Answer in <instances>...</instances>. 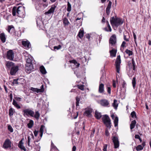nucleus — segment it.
<instances>
[{
	"instance_id": "f257e3e1",
	"label": "nucleus",
	"mask_w": 151,
	"mask_h": 151,
	"mask_svg": "<svg viewBox=\"0 0 151 151\" xmlns=\"http://www.w3.org/2000/svg\"><path fill=\"white\" fill-rule=\"evenodd\" d=\"M110 21L111 25L116 28L122 25L123 22V21L121 19L117 17L114 18V17H111Z\"/></svg>"
},
{
	"instance_id": "f03ea898",
	"label": "nucleus",
	"mask_w": 151,
	"mask_h": 151,
	"mask_svg": "<svg viewBox=\"0 0 151 151\" xmlns=\"http://www.w3.org/2000/svg\"><path fill=\"white\" fill-rule=\"evenodd\" d=\"M102 120L104 124L107 128L110 129L111 127V120L109 116L107 114L103 116Z\"/></svg>"
},
{
	"instance_id": "7ed1b4c3",
	"label": "nucleus",
	"mask_w": 151,
	"mask_h": 151,
	"mask_svg": "<svg viewBox=\"0 0 151 151\" xmlns=\"http://www.w3.org/2000/svg\"><path fill=\"white\" fill-rule=\"evenodd\" d=\"M24 7L22 6H19L17 8L16 6H14L12 9V15L13 16H15L16 15V12L17 14V16L19 17H22L23 16L21 14V9L23 8Z\"/></svg>"
},
{
	"instance_id": "20e7f679",
	"label": "nucleus",
	"mask_w": 151,
	"mask_h": 151,
	"mask_svg": "<svg viewBox=\"0 0 151 151\" xmlns=\"http://www.w3.org/2000/svg\"><path fill=\"white\" fill-rule=\"evenodd\" d=\"M23 115L24 116H28L29 115L33 117L34 114V112L33 111L29 109H24L22 110Z\"/></svg>"
},
{
	"instance_id": "39448f33",
	"label": "nucleus",
	"mask_w": 151,
	"mask_h": 151,
	"mask_svg": "<svg viewBox=\"0 0 151 151\" xmlns=\"http://www.w3.org/2000/svg\"><path fill=\"white\" fill-rule=\"evenodd\" d=\"M14 99L13 100L12 104L17 109H19L21 108V106L18 104L17 101H21L22 98H21L16 96L14 95Z\"/></svg>"
},
{
	"instance_id": "423d86ee",
	"label": "nucleus",
	"mask_w": 151,
	"mask_h": 151,
	"mask_svg": "<svg viewBox=\"0 0 151 151\" xmlns=\"http://www.w3.org/2000/svg\"><path fill=\"white\" fill-rule=\"evenodd\" d=\"M121 63V60L120 59V55L117 56L115 61V65L117 73H119V71L120 68V64Z\"/></svg>"
},
{
	"instance_id": "0eeeda50",
	"label": "nucleus",
	"mask_w": 151,
	"mask_h": 151,
	"mask_svg": "<svg viewBox=\"0 0 151 151\" xmlns=\"http://www.w3.org/2000/svg\"><path fill=\"white\" fill-rule=\"evenodd\" d=\"M14 52L12 50H9L7 52V58L10 60H13L14 58Z\"/></svg>"
},
{
	"instance_id": "6e6552de",
	"label": "nucleus",
	"mask_w": 151,
	"mask_h": 151,
	"mask_svg": "<svg viewBox=\"0 0 151 151\" xmlns=\"http://www.w3.org/2000/svg\"><path fill=\"white\" fill-rule=\"evenodd\" d=\"M109 43L111 45L114 46L116 43V36L115 34L112 35L109 40Z\"/></svg>"
},
{
	"instance_id": "1a4fd4ad",
	"label": "nucleus",
	"mask_w": 151,
	"mask_h": 151,
	"mask_svg": "<svg viewBox=\"0 0 151 151\" xmlns=\"http://www.w3.org/2000/svg\"><path fill=\"white\" fill-rule=\"evenodd\" d=\"M33 69L32 64H26L25 69L27 73H30L33 70Z\"/></svg>"
},
{
	"instance_id": "9d476101",
	"label": "nucleus",
	"mask_w": 151,
	"mask_h": 151,
	"mask_svg": "<svg viewBox=\"0 0 151 151\" xmlns=\"http://www.w3.org/2000/svg\"><path fill=\"white\" fill-rule=\"evenodd\" d=\"M11 142L9 139H6L4 141L3 145V147L5 149H7L11 147Z\"/></svg>"
},
{
	"instance_id": "9b49d317",
	"label": "nucleus",
	"mask_w": 151,
	"mask_h": 151,
	"mask_svg": "<svg viewBox=\"0 0 151 151\" xmlns=\"http://www.w3.org/2000/svg\"><path fill=\"white\" fill-rule=\"evenodd\" d=\"M115 148H118L119 146V142L117 137L114 136L112 139Z\"/></svg>"
},
{
	"instance_id": "f8f14e48",
	"label": "nucleus",
	"mask_w": 151,
	"mask_h": 151,
	"mask_svg": "<svg viewBox=\"0 0 151 151\" xmlns=\"http://www.w3.org/2000/svg\"><path fill=\"white\" fill-rule=\"evenodd\" d=\"M18 67L17 66H16L13 67L11 69L10 71V74L12 75H14L16 72L18 70Z\"/></svg>"
},
{
	"instance_id": "ddd939ff",
	"label": "nucleus",
	"mask_w": 151,
	"mask_h": 151,
	"mask_svg": "<svg viewBox=\"0 0 151 151\" xmlns=\"http://www.w3.org/2000/svg\"><path fill=\"white\" fill-rule=\"evenodd\" d=\"M22 45L25 47L26 49L29 48L31 47L30 42L28 40L26 41H22Z\"/></svg>"
},
{
	"instance_id": "4468645a",
	"label": "nucleus",
	"mask_w": 151,
	"mask_h": 151,
	"mask_svg": "<svg viewBox=\"0 0 151 151\" xmlns=\"http://www.w3.org/2000/svg\"><path fill=\"white\" fill-rule=\"evenodd\" d=\"M69 62H70L71 65H70V67L74 71V73H76V71L75 70V68H76V60H70Z\"/></svg>"
},
{
	"instance_id": "2eb2a0df",
	"label": "nucleus",
	"mask_w": 151,
	"mask_h": 151,
	"mask_svg": "<svg viewBox=\"0 0 151 151\" xmlns=\"http://www.w3.org/2000/svg\"><path fill=\"white\" fill-rule=\"evenodd\" d=\"M100 104L101 105L104 106H107L109 104L108 101L105 99H102L100 101Z\"/></svg>"
},
{
	"instance_id": "dca6fc26",
	"label": "nucleus",
	"mask_w": 151,
	"mask_h": 151,
	"mask_svg": "<svg viewBox=\"0 0 151 151\" xmlns=\"http://www.w3.org/2000/svg\"><path fill=\"white\" fill-rule=\"evenodd\" d=\"M24 139L23 138L19 142L18 145V147L22 150H23L24 151H26V149L23 145V140Z\"/></svg>"
},
{
	"instance_id": "f3484780",
	"label": "nucleus",
	"mask_w": 151,
	"mask_h": 151,
	"mask_svg": "<svg viewBox=\"0 0 151 151\" xmlns=\"http://www.w3.org/2000/svg\"><path fill=\"white\" fill-rule=\"evenodd\" d=\"M6 65L9 69H11L15 66L14 64L12 62L7 61L6 63Z\"/></svg>"
},
{
	"instance_id": "a211bd4d",
	"label": "nucleus",
	"mask_w": 151,
	"mask_h": 151,
	"mask_svg": "<svg viewBox=\"0 0 151 151\" xmlns=\"http://www.w3.org/2000/svg\"><path fill=\"white\" fill-rule=\"evenodd\" d=\"M112 3L111 1H109V4L106 8V12L107 15H109L110 13V9L111 7Z\"/></svg>"
},
{
	"instance_id": "6ab92c4d",
	"label": "nucleus",
	"mask_w": 151,
	"mask_h": 151,
	"mask_svg": "<svg viewBox=\"0 0 151 151\" xmlns=\"http://www.w3.org/2000/svg\"><path fill=\"white\" fill-rule=\"evenodd\" d=\"M56 7V6L55 5L52 6L48 11L45 12V14H50L53 13Z\"/></svg>"
},
{
	"instance_id": "aec40b11",
	"label": "nucleus",
	"mask_w": 151,
	"mask_h": 151,
	"mask_svg": "<svg viewBox=\"0 0 151 151\" xmlns=\"http://www.w3.org/2000/svg\"><path fill=\"white\" fill-rule=\"evenodd\" d=\"M99 92L100 93H103L104 91V85L103 83H101L99 84Z\"/></svg>"
},
{
	"instance_id": "412c9836",
	"label": "nucleus",
	"mask_w": 151,
	"mask_h": 151,
	"mask_svg": "<svg viewBox=\"0 0 151 151\" xmlns=\"http://www.w3.org/2000/svg\"><path fill=\"white\" fill-rule=\"evenodd\" d=\"M92 112V109H88L86 110L84 112V115L87 116H90L91 115V113Z\"/></svg>"
},
{
	"instance_id": "4be33fe9",
	"label": "nucleus",
	"mask_w": 151,
	"mask_h": 151,
	"mask_svg": "<svg viewBox=\"0 0 151 151\" xmlns=\"http://www.w3.org/2000/svg\"><path fill=\"white\" fill-rule=\"evenodd\" d=\"M0 38L1 42L3 43H4L5 42L6 37L4 33H2L0 34Z\"/></svg>"
},
{
	"instance_id": "5701e85b",
	"label": "nucleus",
	"mask_w": 151,
	"mask_h": 151,
	"mask_svg": "<svg viewBox=\"0 0 151 151\" xmlns=\"http://www.w3.org/2000/svg\"><path fill=\"white\" fill-rule=\"evenodd\" d=\"M95 117L97 119H100L102 117V115L101 113L97 111H95Z\"/></svg>"
},
{
	"instance_id": "b1692460",
	"label": "nucleus",
	"mask_w": 151,
	"mask_h": 151,
	"mask_svg": "<svg viewBox=\"0 0 151 151\" xmlns=\"http://www.w3.org/2000/svg\"><path fill=\"white\" fill-rule=\"evenodd\" d=\"M84 31L83 29H81L80 30L78 33L77 35V37H79L80 39H81L83 36Z\"/></svg>"
},
{
	"instance_id": "393cba45",
	"label": "nucleus",
	"mask_w": 151,
	"mask_h": 151,
	"mask_svg": "<svg viewBox=\"0 0 151 151\" xmlns=\"http://www.w3.org/2000/svg\"><path fill=\"white\" fill-rule=\"evenodd\" d=\"M110 53L111 56L112 57H115L117 52V50L114 49H112L111 50H110Z\"/></svg>"
},
{
	"instance_id": "a878e982",
	"label": "nucleus",
	"mask_w": 151,
	"mask_h": 151,
	"mask_svg": "<svg viewBox=\"0 0 151 151\" xmlns=\"http://www.w3.org/2000/svg\"><path fill=\"white\" fill-rule=\"evenodd\" d=\"M40 70L41 72L43 74H45L46 73V71L43 65L41 66L40 68Z\"/></svg>"
},
{
	"instance_id": "bb28decb",
	"label": "nucleus",
	"mask_w": 151,
	"mask_h": 151,
	"mask_svg": "<svg viewBox=\"0 0 151 151\" xmlns=\"http://www.w3.org/2000/svg\"><path fill=\"white\" fill-rule=\"evenodd\" d=\"M136 123V122L135 120H134L132 121L131 124H130V128L131 130H132L134 128Z\"/></svg>"
},
{
	"instance_id": "cd10ccee",
	"label": "nucleus",
	"mask_w": 151,
	"mask_h": 151,
	"mask_svg": "<svg viewBox=\"0 0 151 151\" xmlns=\"http://www.w3.org/2000/svg\"><path fill=\"white\" fill-rule=\"evenodd\" d=\"M32 58L31 56L27 57L26 58V64H32Z\"/></svg>"
},
{
	"instance_id": "c85d7f7f",
	"label": "nucleus",
	"mask_w": 151,
	"mask_h": 151,
	"mask_svg": "<svg viewBox=\"0 0 151 151\" xmlns=\"http://www.w3.org/2000/svg\"><path fill=\"white\" fill-rule=\"evenodd\" d=\"M34 124L33 121L32 120H29V122L27 124V126L28 128H31Z\"/></svg>"
},
{
	"instance_id": "c756f323",
	"label": "nucleus",
	"mask_w": 151,
	"mask_h": 151,
	"mask_svg": "<svg viewBox=\"0 0 151 151\" xmlns=\"http://www.w3.org/2000/svg\"><path fill=\"white\" fill-rule=\"evenodd\" d=\"M63 23L65 26L68 25L69 22L68 19L66 18H64L63 19Z\"/></svg>"
},
{
	"instance_id": "7c9ffc66",
	"label": "nucleus",
	"mask_w": 151,
	"mask_h": 151,
	"mask_svg": "<svg viewBox=\"0 0 151 151\" xmlns=\"http://www.w3.org/2000/svg\"><path fill=\"white\" fill-rule=\"evenodd\" d=\"M117 100L114 99V102L112 104V106L114 107V108L116 109L118 106V104L117 103Z\"/></svg>"
},
{
	"instance_id": "2f4dec72",
	"label": "nucleus",
	"mask_w": 151,
	"mask_h": 151,
	"mask_svg": "<svg viewBox=\"0 0 151 151\" xmlns=\"http://www.w3.org/2000/svg\"><path fill=\"white\" fill-rule=\"evenodd\" d=\"M136 77H134L132 78V83L133 88L134 89L135 88L136 84Z\"/></svg>"
},
{
	"instance_id": "473e14b6",
	"label": "nucleus",
	"mask_w": 151,
	"mask_h": 151,
	"mask_svg": "<svg viewBox=\"0 0 151 151\" xmlns=\"http://www.w3.org/2000/svg\"><path fill=\"white\" fill-rule=\"evenodd\" d=\"M40 114L38 111H36L35 112V114L34 115V116L37 120H38L40 116Z\"/></svg>"
},
{
	"instance_id": "72a5a7b5",
	"label": "nucleus",
	"mask_w": 151,
	"mask_h": 151,
	"mask_svg": "<svg viewBox=\"0 0 151 151\" xmlns=\"http://www.w3.org/2000/svg\"><path fill=\"white\" fill-rule=\"evenodd\" d=\"M118 122V118L117 116H116L114 119V127H116L117 126Z\"/></svg>"
},
{
	"instance_id": "f704fd0d",
	"label": "nucleus",
	"mask_w": 151,
	"mask_h": 151,
	"mask_svg": "<svg viewBox=\"0 0 151 151\" xmlns=\"http://www.w3.org/2000/svg\"><path fill=\"white\" fill-rule=\"evenodd\" d=\"M11 29H12V30L14 31V28L13 26V25L9 26L8 27L7 30L9 33H11L10 31Z\"/></svg>"
},
{
	"instance_id": "c9c22d12",
	"label": "nucleus",
	"mask_w": 151,
	"mask_h": 151,
	"mask_svg": "<svg viewBox=\"0 0 151 151\" xmlns=\"http://www.w3.org/2000/svg\"><path fill=\"white\" fill-rule=\"evenodd\" d=\"M125 52L127 54H128L129 56L132 55L133 54V52L132 51H130V50H128L127 49L126 50Z\"/></svg>"
},
{
	"instance_id": "e433bc0d",
	"label": "nucleus",
	"mask_w": 151,
	"mask_h": 151,
	"mask_svg": "<svg viewBox=\"0 0 151 151\" xmlns=\"http://www.w3.org/2000/svg\"><path fill=\"white\" fill-rule=\"evenodd\" d=\"M9 115L10 116H12L13 115V109L12 108H10L9 110Z\"/></svg>"
},
{
	"instance_id": "4c0bfd02",
	"label": "nucleus",
	"mask_w": 151,
	"mask_h": 151,
	"mask_svg": "<svg viewBox=\"0 0 151 151\" xmlns=\"http://www.w3.org/2000/svg\"><path fill=\"white\" fill-rule=\"evenodd\" d=\"M76 86L78 89H81V90L83 91L84 90V86L83 85H77Z\"/></svg>"
},
{
	"instance_id": "58836bf2",
	"label": "nucleus",
	"mask_w": 151,
	"mask_h": 151,
	"mask_svg": "<svg viewBox=\"0 0 151 151\" xmlns=\"http://www.w3.org/2000/svg\"><path fill=\"white\" fill-rule=\"evenodd\" d=\"M143 149V147L141 145H139L136 147V150L137 151L141 150Z\"/></svg>"
},
{
	"instance_id": "ea45409f",
	"label": "nucleus",
	"mask_w": 151,
	"mask_h": 151,
	"mask_svg": "<svg viewBox=\"0 0 151 151\" xmlns=\"http://www.w3.org/2000/svg\"><path fill=\"white\" fill-rule=\"evenodd\" d=\"M30 89L34 91V92H37V93H39V89H38L37 88H33V87H31V88Z\"/></svg>"
},
{
	"instance_id": "a19ab883",
	"label": "nucleus",
	"mask_w": 151,
	"mask_h": 151,
	"mask_svg": "<svg viewBox=\"0 0 151 151\" xmlns=\"http://www.w3.org/2000/svg\"><path fill=\"white\" fill-rule=\"evenodd\" d=\"M106 86H107V92L109 94H110L111 93V88L110 87V85L109 84H107Z\"/></svg>"
},
{
	"instance_id": "79ce46f5",
	"label": "nucleus",
	"mask_w": 151,
	"mask_h": 151,
	"mask_svg": "<svg viewBox=\"0 0 151 151\" xmlns=\"http://www.w3.org/2000/svg\"><path fill=\"white\" fill-rule=\"evenodd\" d=\"M132 64L133 70H135L136 69V65L133 59H132Z\"/></svg>"
},
{
	"instance_id": "37998d69",
	"label": "nucleus",
	"mask_w": 151,
	"mask_h": 151,
	"mask_svg": "<svg viewBox=\"0 0 151 151\" xmlns=\"http://www.w3.org/2000/svg\"><path fill=\"white\" fill-rule=\"evenodd\" d=\"M71 10V5L70 4L69 2H68V7L67 9V11L68 12H70Z\"/></svg>"
},
{
	"instance_id": "c03bdc74",
	"label": "nucleus",
	"mask_w": 151,
	"mask_h": 151,
	"mask_svg": "<svg viewBox=\"0 0 151 151\" xmlns=\"http://www.w3.org/2000/svg\"><path fill=\"white\" fill-rule=\"evenodd\" d=\"M8 129L10 132L12 133L13 132V129L11 125H8Z\"/></svg>"
},
{
	"instance_id": "a18cd8bd",
	"label": "nucleus",
	"mask_w": 151,
	"mask_h": 151,
	"mask_svg": "<svg viewBox=\"0 0 151 151\" xmlns=\"http://www.w3.org/2000/svg\"><path fill=\"white\" fill-rule=\"evenodd\" d=\"M80 100V98L78 97H76V107L79 106V101Z\"/></svg>"
},
{
	"instance_id": "49530a36",
	"label": "nucleus",
	"mask_w": 151,
	"mask_h": 151,
	"mask_svg": "<svg viewBox=\"0 0 151 151\" xmlns=\"http://www.w3.org/2000/svg\"><path fill=\"white\" fill-rule=\"evenodd\" d=\"M107 27H108L109 30H108V29L106 27L104 28L105 30L106 31H107V32H108V31L111 32V29L109 24H107Z\"/></svg>"
},
{
	"instance_id": "de8ad7c7",
	"label": "nucleus",
	"mask_w": 151,
	"mask_h": 151,
	"mask_svg": "<svg viewBox=\"0 0 151 151\" xmlns=\"http://www.w3.org/2000/svg\"><path fill=\"white\" fill-rule=\"evenodd\" d=\"M40 92H43L44 91V86L42 85L40 87V88L39 89Z\"/></svg>"
},
{
	"instance_id": "09e8293b",
	"label": "nucleus",
	"mask_w": 151,
	"mask_h": 151,
	"mask_svg": "<svg viewBox=\"0 0 151 151\" xmlns=\"http://www.w3.org/2000/svg\"><path fill=\"white\" fill-rule=\"evenodd\" d=\"M126 86L127 84L125 81H124L123 80V82L122 83V88H126Z\"/></svg>"
},
{
	"instance_id": "8fccbe9b",
	"label": "nucleus",
	"mask_w": 151,
	"mask_h": 151,
	"mask_svg": "<svg viewBox=\"0 0 151 151\" xmlns=\"http://www.w3.org/2000/svg\"><path fill=\"white\" fill-rule=\"evenodd\" d=\"M131 116L132 118H134V117H136V114L135 111H133L131 113Z\"/></svg>"
},
{
	"instance_id": "3c124183",
	"label": "nucleus",
	"mask_w": 151,
	"mask_h": 151,
	"mask_svg": "<svg viewBox=\"0 0 151 151\" xmlns=\"http://www.w3.org/2000/svg\"><path fill=\"white\" fill-rule=\"evenodd\" d=\"M45 126L44 125H42L40 129V132H43Z\"/></svg>"
},
{
	"instance_id": "603ef678",
	"label": "nucleus",
	"mask_w": 151,
	"mask_h": 151,
	"mask_svg": "<svg viewBox=\"0 0 151 151\" xmlns=\"http://www.w3.org/2000/svg\"><path fill=\"white\" fill-rule=\"evenodd\" d=\"M76 24H77L76 26L78 27H79L80 26H81V20H80L79 22L77 21V22H76Z\"/></svg>"
},
{
	"instance_id": "864d4df0",
	"label": "nucleus",
	"mask_w": 151,
	"mask_h": 151,
	"mask_svg": "<svg viewBox=\"0 0 151 151\" xmlns=\"http://www.w3.org/2000/svg\"><path fill=\"white\" fill-rule=\"evenodd\" d=\"M61 47V46L60 45H59L58 46H54V48L55 50L56 49L57 50H58L60 49Z\"/></svg>"
},
{
	"instance_id": "5fc2aeb1",
	"label": "nucleus",
	"mask_w": 151,
	"mask_h": 151,
	"mask_svg": "<svg viewBox=\"0 0 151 151\" xmlns=\"http://www.w3.org/2000/svg\"><path fill=\"white\" fill-rule=\"evenodd\" d=\"M51 147L52 149H57V147L54 145L52 142H51Z\"/></svg>"
},
{
	"instance_id": "6e6d98bb",
	"label": "nucleus",
	"mask_w": 151,
	"mask_h": 151,
	"mask_svg": "<svg viewBox=\"0 0 151 151\" xmlns=\"http://www.w3.org/2000/svg\"><path fill=\"white\" fill-rule=\"evenodd\" d=\"M107 144H105L104 146V147H103L104 148L103 149V150L104 151H107Z\"/></svg>"
},
{
	"instance_id": "4d7b16f0",
	"label": "nucleus",
	"mask_w": 151,
	"mask_h": 151,
	"mask_svg": "<svg viewBox=\"0 0 151 151\" xmlns=\"http://www.w3.org/2000/svg\"><path fill=\"white\" fill-rule=\"evenodd\" d=\"M18 79H15L13 80V84H18V82L17 81Z\"/></svg>"
},
{
	"instance_id": "13d9d810",
	"label": "nucleus",
	"mask_w": 151,
	"mask_h": 151,
	"mask_svg": "<svg viewBox=\"0 0 151 151\" xmlns=\"http://www.w3.org/2000/svg\"><path fill=\"white\" fill-rule=\"evenodd\" d=\"M105 134L107 136H108L109 135V132L107 129L105 130Z\"/></svg>"
},
{
	"instance_id": "bf43d9fd",
	"label": "nucleus",
	"mask_w": 151,
	"mask_h": 151,
	"mask_svg": "<svg viewBox=\"0 0 151 151\" xmlns=\"http://www.w3.org/2000/svg\"><path fill=\"white\" fill-rule=\"evenodd\" d=\"M133 37L134 39V41L136 43V35L135 33H133Z\"/></svg>"
},
{
	"instance_id": "052dcab7",
	"label": "nucleus",
	"mask_w": 151,
	"mask_h": 151,
	"mask_svg": "<svg viewBox=\"0 0 151 151\" xmlns=\"http://www.w3.org/2000/svg\"><path fill=\"white\" fill-rule=\"evenodd\" d=\"M85 36L86 37V38L88 39V40H90V36L88 34H86Z\"/></svg>"
},
{
	"instance_id": "680f3d73",
	"label": "nucleus",
	"mask_w": 151,
	"mask_h": 151,
	"mask_svg": "<svg viewBox=\"0 0 151 151\" xmlns=\"http://www.w3.org/2000/svg\"><path fill=\"white\" fill-rule=\"evenodd\" d=\"M9 96V97H10V101L11 102L12 100V97H13L12 94V93H11L10 94Z\"/></svg>"
},
{
	"instance_id": "e2e57ef3",
	"label": "nucleus",
	"mask_w": 151,
	"mask_h": 151,
	"mask_svg": "<svg viewBox=\"0 0 151 151\" xmlns=\"http://www.w3.org/2000/svg\"><path fill=\"white\" fill-rule=\"evenodd\" d=\"M126 44V43L125 42L123 41L122 43L121 46L122 47H124L125 46V45Z\"/></svg>"
},
{
	"instance_id": "0e129e2a",
	"label": "nucleus",
	"mask_w": 151,
	"mask_h": 151,
	"mask_svg": "<svg viewBox=\"0 0 151 151\" xmlns=\"http://www.w3.org/2000/svg\"><path fill=\"white\" fill-rule=\"evenodd\" d=\"M113 87L114 88H116V84L115 81L114 80H113Z\"/></svg>"
},
{
	"instance_id": "69168bd1",
	"label": "nucleus",
	"mask_w": 151,
	"mask_h": 151,
	"mask_svg": "<svg viewBox=\"0 0 151 151\" xmlns=\"http://www.w3.org/2000/svg\"><path fill=\"white\" fill-rule=\"evenodd\" d=\"M134 137L135 138L137 139H139L140 138L138 134H135Z\"/></svg>"
},
{
	"instance_id": "338daca9",
	"label": "nucleus",
	"mask_w": 151,
	"mask_h": 151,
	"mask_svg": "<svg viewBox=\"0 0 151 151\" xmlns=\"http://www.w3.org/2000/svg\"><path fill=\"white\" fill-rule=\"evenodd\" d=\"M38 132V131H37L36 130H35V131H34V133L35 136L36 137L37 136Z\"/></svg>"
},
{
	"instance_id": "774afa93",
	"label": "nucleus",
	"mask_w": 151,
	"mask_h": 151,
	"mask_svg": "<svg viewBox=\"0 0 151 151\" xmlns=\"http://www.w3.org/2000/svg\"><path fill=\"white\" fill-rule=\"evenodd\" d=\"M124 39L126 41H129V39L128 38H127L126 37V36L125 35H124Z\"/></svg>"
}]
</instances>
